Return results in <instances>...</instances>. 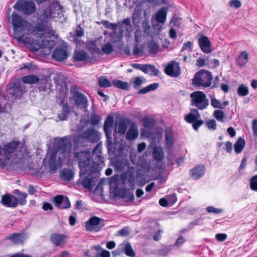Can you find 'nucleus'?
Here are the masks:
<instances>
[{"label":"nucleus","instance_id":"nucleus-42","mask_svg":"<svg viewBox=\"0 0 257 257\" xmlns=\"http://www.w3.org/2000/svg\"><path fill=\"white\" fill-rule=\"evenodd\" d=\"M112 84L115 87L122 89H126L128 87L127 82L120 80H114L112 82Z\"/></svg>","mask_w":257,"mask_h":257},{"label":"nucleus","instance_id":"nucleus-60","mask_svg":"<svg viewBox=\"0 0 257 257\" xmlns=\"http://www.w3.org/2000/svg\"><path fill=\"white\" fill-rule=\"evenodd\" d=\"M227 235L225 233H217L215 235V238L218 241H223L227 238Z\"/></svg>","mask_w":257,"mask_h":257},{"label":"nucleus","instance_id":"nucleus-39","mask_svg":"<svg viewBox=\"0 0 257 257\" xmlns=\"http://www.w3.org/2000/svg\"><path fill=\"white\" fill-rule=\"evenodd\" d=\"M159 48V45L154 41H151L148 44V49L151 54H156L158 52Z\"/></svg>","mask_w":257,"mask_h":257},{"label":"nucleus","instance_id":"nucleus-26","mask_svg":"<svg viewBox=\"0 0 257 257\" xmlns=\"http://www.w3.org/2000/svg\"><path fill=\"white\" fill-rule=\"evenodd\" d=\"M152 156L154 160L160 162L164 158V152L161 147L156 146L153 149Z\"/></svg>","mask_w":257,"mask_h":257},{"label":"nucleus","instance_id":"nucleus-51","mask_svg":"<svg viewBox=\"0 0 257 257\" xmlns=\"http://www.w3.org/2000/svg\"><path fill=\"white\" fill-rule=\"evenodd\" d=\"M47 82V78L45 76L42 78H39V81L38 82L41 85L39 86V89L40 91H45Z\"/></svg>","mask_w":257,"mask_h":257},{"label":"nucleus","instance_id":"nucleus-27","mask_svg":"<svg viewBox=\"0 0 257 257\" xmlns=\"http://www.w3.org/2000/svg\"><path fill=\"white\" fill-rule=\"evenodd\" d=\"M200 117V115L198 109L193 108L191 109V112L188 114L185 117V120L188 123H193Z\"/></svg>","mask_w":257,"mask_h":257},{"label":"nucleus","instance_id":"nucleus-15","mask_svg":"<svg viewBox=\"0 0 257 257\" xmlns=\"http://www.w3.org/2000/svg\"><path fill=\"white\" fill-rule=\"evenodd\" d=\"M1 203L7 207L15 208L17 207V202L14 194H6L3 195Z\"/></svg>","mask_w":257,"mask_h":257},{"label":"nucleus","instance_id":"nucleus-54","mask_svg":"<svg viewBox=\"0 0 257 257\" xmlns=\"http://www.w3.org/2000/svg\"><path fill=\"white\" fill-rule=\"evenodd\" d=\"M71 206V204L69 201L68 198L66 196L64 197L63 200H62V204H61V208L62 209H66L70 208Z\"/></svg>","mask_w":257,"mask_h":257},{"label":"nucleus","instance_id":"nucleus-63","mask_svg":"<svg viewBox=\"0 0 257 257\" xmlns=\"http://www.w3.org/2000/svg\"><path fill=\"white\" fill-rule=\"evenodd\" d=\"M102 145L100 144H98L96 146L93 150L92 153L93 155H96L99 156V154L101 153Z\"/></svg>","mask_w":257,"mask_h":257},{"label":"nucleus","instance_id":"nucleus-22","mask_svg":"<svg viewBox=\"0 0 257 257\" xmlns=\"http://www.w3.org/2000/svg\"><path fill=\"white\" fill-rule=\"evenodd\" d=\"M28 238L26 233H14L8 236L7 239L10 240L15 244L22 243Z\"/></svg>","mask_w":257,"mask_h":257},{"label":"nucleus","instance_id":"nucleus-34","mask_svg":"<svg viewBox=\"0 0 257 257\" xmlns=\"http://www.w3.org/2000/svg\"><path fill=\"white\" fill-rule=\"evenodd\" d=\"M159 87V84L158 83H154L149 85L147 87L140 89L137 93L138 94H146L150 91H154L157 89Z\"/></svg>","mask_w":257,"mask_h":257},{"label":"nucleus","instance_id":"nucleus-48","mask_svg":"<svg viewBox=\"0 0 257 257\" xmlns=\"http://www.w3.org/2000/svg\"><path fill=\"white\" fill-rule=\"evenodd\" d=\"M213 116L218 120L223 121V118L225 116L224 113L221 110L217 109L214 110Z\"/></svg>","mask_w":257,"mask_h":257},{"label":"nucleus","instance_id":"nucleus-19","mask_svg":"<svg viewBox=\"0 0 257 257\" xmlns=\"http://www.w3.org/2000/svg\"><path fill=\"white\" fill-rule=\"evenodd\" d=\"M13 194L16 198L17 202V206L18 204L23 206L27 203L26 198L27 197V194L26 193H22L19 189H15L13 191Z\"/></svg>","mask_w":257,"mask_h":257},{"label":"nucleus","instance_id":"nucleus-47","mask_svg":"<svg viewBox=\"0 0 257 257\" xmlns=\"http://www.w3.org/2000/svg\"><path fill=\"white\" fill-rule=\"evenodd\" d=\"M211 105L214 108L223 109L224 107L220 101L216 99L214 97H212L210 98Z\"/></svg>","mask_w":257,"mask_h":257},{"label":"nucleus","instance_id":"nucleus-29","mask_svg":"<svg viewBox=\"0 0 257 257\" xmlns=\"http://www.w3.org/2000/svg\"><path fill=\"white\" fill-rule=\"evenodd\" d=\"M248 61V54L246 51L241 52L236 61V64L240 67L244 66Z\"/></svg>","mask_w":257,"mask_h":257},{"label":"nucleus","instance_id":"nucleus-57","mask_svg":"<svg viewBox=\"0 0 257 257\" xmlns=\"http://www.w3.org/2000/svg\"><path fill=\"white\" fill-rule=\"evenodd\" d=\"M192 44L190 41H188L186 43H184L182 47L181 52H182L185 50H188L189 52L192 51Z\"/></svg>","mask_w":257,"mask_h":257},{"label":"nucleus","instance_id":"nucleus-12","mask_svg":"<svg viewBox=\"0 0 257 257\" xmlns=\"http://www.w3.org/2000/svg\"><path fill=\"white\" fill-rule=\"evenodd\" d=\"M62 7L57 2L52 3L49 8V13L47 12L44 14V17L46 18H55L56 15H59L62 13Z\"/></svg>","mask_w":257,"mask_h":257},{"label":"nucleus","instance_id":"nucleus-13","mask_svg":"<svg viewBox=\"0 0 257 257\" xmlns=\"http://www.w3.org/2000/svg\"><path fill=\"white\" fill-rule=\"evenodd\" d=\"M101 219L93 216L85 222V228L86 230L89 231H98L99 230V225Z\"/></svg>","mask_w":257,"mask_h":257},{"label":"nucleus","instance_id":"nucleus-14","mask_svg":"<svg viewBox=\"0 0 257 257\" xmlns=\"http://www.w3.org/2000/svg\"><path fill=\"white\" fill-rule=\"evenodd\" d=\"M19 145V141H13L4 145L3 150L7 159H11Z\"/></svg>","mask_w":257,"mask_h":257},{"label":"nucleus","instance_id":"nucleus-9","mask_svg":"<svg viewBox=\"0 0 257 257\" xmlns=\"http://www.w3.org/2000/svg\"><path fill=\"white\" fill-rule=\"evenodd\" d=\"M212 79L211 72L202 69L195 74L192 79V84L196 87H207L210 86Z\"/></svg>","mask_w":257,"mask_h":257},{"label":"nucleus","instance_id":"nucleus-31","mask_svg":"<svg viewBox=\"0 0 257 257\" xmlns=\"http://www.w3.org/2000/svg\"><path fill=\"white\" fill-rule=\"evenodd\" d=\"M21 80L24 83L33 84L39 82V78L36 75H29L22 77Z\"/></svg>","mask_w":257,"mask_h":257},{"label":"nucleus","instance_id":"nucleus-45","mask_svg":"<svg viewBox=\"0 0 257 257\" xmlns=\"http://www.w3.org/2000/svg\"><path fill=\"white\" fill-rule=\"evenodd\" d=\"M107 149L108 152L109 153H111L112 154L116 156H123V150L122 151L121 153L120 154H117L115 152H114V144L113 145L111 141L108 140L107 142Z\"/></svg>","mask_w":257,"mask_h":257},{"label":"nucleus","instance_id":"nucleus-38","mask_svg":"<svg viewBox=\"0 0 257 257\" xmlns=\"http://www.w3.org/2000/svg\"><path fill=\"white\" fill-rule=\"evenodd\" d=\"M121 254L125 253V254L128 256V241H124L121 243L117 248Z\"/></svg>","mask_w":257,"mask_h":257},{"label":"nucleus","instance_id":"nucleus-1","mask_svg":"<svg viewBox=\"0 0 257 257\" xmlns=\"http://www.w3.org/2000/svg\"><path fill=\"white\" fill-rule=\"evenodd\" d=\"M71 148V144L65 138L55 140L53 147L45 158L51 173H55L57 167L61 166L62 160L70 157Z\"/></svg>","mask_w":257,"mask_h":257},{"label":"nucleus","instance_id":"nucleus-50","mask_svg":"<svg viewBox=\"0 0 257 257\" xmlns=\"http://www.w3.org/2000/svg\"><path fill=\"white\" fill-rule=\"evenodd\" d=\"M99 85L100 87H107L111 86L110 82L104 77H100L99 78Z\"/></svg>","mask_w":257,"mask_h":257},{"label":"nucleus","instance_id":"nucleus-32","mask_svg":"<svg viewBox=\"0 0 257 257\" xmlns=\"http://www.w3.org/2000/svg\"><path fill=\"white\" fill-rule=\"evenodd\" d=\"M245 145V142L244 140L242 138L239 137L234 145L235 152L236 154L240 153L242 151Z\"/></svg>","mask_w":257,"mask_h":257},{"label":"nucleus","instance_id":"nucleus-33","mask_svg":"<svg viewBox=\"0 0 257 257\" xmlns=\"http://www.w3.org/2000/svg\"><path fill=\"white\" fill-rule=\"evenodd\" d=\"M74 173L69 169H63L60 172V177L62 180L69 181L73 177Z\"/></svg>","mask_w":257,"mask_h":257},{"label":"nucleus","instance_id":"nucleus-25","mask_svg":"<svg viewBox=\"0 0 257 257\" xmlns=\"http://www.w3.org/2000/svg\"><path fill=\"white\" fill-rule=\"evenodd\" d=\"M167 12L166 8H162L156 13L155 18L157 22L161 24L165 23L166 20Z\"/></svg>","mask_w":257,"mask_h":257},{"label":"nucleus","instance_id":"nucleus-16","mask_svg":"<svg viewBox=\"0 0 257 257\" xmlns=\"http://www.w3.org/2000/svg\"><path fill=\"white\" fill-rule=\"evenodd\" d=\"M205 168L202 165L195 166L190 171V175L193 180H198L202 178L205 172Z\"/></svg>","mask_w":257,"mask_h":257},{"label":"nucleus","instance_id":"nucleus-28","mask_svg":"<svg viewBox=\"0 0 257 257\" xmlns=\"http://www.w3.org/2000/svg\"><path fill=\"white\" fill-rule=\"evenodd\" d=\"M143 72L151 76H157L160 73L159 70L156 68L154 65L151 64H145Z\"/></svg>","mask_w":257,"mask_h":257},{"label":"nucleus","instance_id":"nucleus-35","mask_svg":"<svg viewBox=\"0 0 257 257\" xmlns=\"http://www.w3.org/2000/svg\"><path fill=\"white\" fill-rule=\"evenodd\" d=\"M69 113L70 107L67 103H65L63 105L62 111L58 115V117L61 120L66 119L68 117Z\"/></svg>","mask_w":257,"mask_h":257},{"label":"nucleus","instance_id":"nucleus-21","mask_svg":"<svg viewBox=\"0 0 257 257\" xmlns=\"http://www.w3.org/2000/svg\"><path fill=\"white\" fill-rule=\"evenodd\" d=\"M174 133L172 128L167 127L165 131V143L167 148L171 149L174 145Z\"/></svg>","mask_w":257,"mask_h":257},{"label":"nucleus","instance_id":"nucleus-43","mask_svg":"<svg viewBox=\"0 0 257 257\" xmlns=\"http://www.w3.org/2000/svg\"><path fill=\"white\" fill-rule=\"evenodd\" d=\"M248 88L243 84L240 85L237 88V93L240 96H245L248 94Z\"/></svg>","mask_w":257,"mask_h":257},{"label":"nucleus","instance_id":"nucleus-55","mask_svg":"<svg viewBox=\"0 0 257 257\" xmlns=\"http://www.w3.org/2000/svg\"><path fill=\"white\" fill-rule=\"evenodd\" d=\"M206 211L209 213H213L215 214H219L223 212L222 209L216 208L213 206H208L206 208Z\"/></svg>","mask_w":257,"mask_h":257},{"label":"nucleus","instance_id":"nucleus-59","mask_svg":"<svg viewBox=\"0 0 257 257\" xmlns=\"http://www.w3.org/2000/svg\"><path fill=\"white\" fill-rule=\"evenodd\" d=\"M229 6L235 9L239 8L241 7V4L238 0H231L229 2Z\"/></svg>","mask_w":257,"mask_h":257},{"label":"nucleus","instance_id":"nucleus-41","mask_svg":"<svg viewBox=\"0 0 257 257\" xmlns=\"http://www.w3.org/2000/svg\"><path fill=\"white\" fill-rule=\"evenodd\" d=\"M143 123L144 127L149 129L153 128L155 125L154 120L149 117L144 118L143 119Z\"/></svg>","mask_w":257,"mask_h":257},{"label":"nucleus","instance_id":"nucleus-7","mask_svg":"<svg viewBox=\"0 0 257 257\" xmlns=\"http://www.w3.org/2000/svg\"><path fill=\"white\" fill-rule=\"evenodd\" d=\"M100 139V134L92 127L87 128L82 132L74 140V142L78 144L88 142L94 143L98 142Z\"/></svg>","mask_w":257,"mask_h":257},{"label":"nucleus","instance_id":"nucleus-8","mask_svg":"<svg viewBox=\"0 0 257 257\" xmlns=\"http://www.w3.org/2000/svg\"><path fill=\"white\" fill-rule=\"evenodd\" d=\"M191 105L197 108V109L203 110L207 108L209 105V100L205 94L201 91H195L190 95Z\"/></svg>","mask_w":257,"mask_h":257},{"label":"nucleus","instance_id":"nucleus-24","mask_svg":"<svg viewBox=\"0 0 257 257\" xmlns=\"http://www.w3.org/2000/svg\"><path fill=\"white\" fill-rule=\"evenodd\" d=\"M114 118L112 116H108L104 123L103 129L106 136L108 139V136L111 134V128L113 126Z\"/></svg>","mask_w":257,"mask_h":257},{"label":"nucleus","instance_id":"nucleus-61","mask_svg":"<svg viewBox=\"0 0 257 257\" xmlns=\"http://www.w3.org/2000/svg\"><path fill=\"white\" fill-rule=\"evenodd\" d=\"M252 129L253 137H257V119H254L252 122Z\"/></svg>","mask_w":257,"mask_h":257},{"label":"nucleus","instance_id":"nucleus-30","mask_svg":"<svg viewBox=\"0 0 257 257\" xmlns=\"http://www.w3.org/2000/svg\"><path fill=\"white\" fill-rule=\"evenodd\" d=\"M175 64L174 62L172 61L166 67L165 71L167 75L174 77H177L179 75V71L175 70Z\"/></svg>","mask_w":257,"mask_h":257},{"label":"nucleus","instance_id":"nucleus-10","mask_svg":"<svg viewBox=\"0 0 257 257\" xmlns=\"http://www.w3.org/2000/svg\"><path fill=\"white\" fill-rule=\"evenodd\" d=\"M14 8L22 11L26 15H31L35 11V4L31 1L19 0L14 6Z\"/></svg>","mask_w":257,"mask_h":257},{"label":"nucleus","instance_id":"nucleus-53","mask_svg":"<svg viewBox=\"0 0 257 257\" xmlns=\"http://www.w3.org/2000/svg\"><path fill=\"white\" fill-rule=\"evenodd\" d=\"M64 197L62 195H57L55 197L54 199V202L55 204V206L58 208H61V204H62V200H63Z\"/></svg>","mask_w":257,"mask_h":257},{"label":"nucleus","instance_id":"nucleus-62","mask_svg":"<svg viewBox=\"0 0 257 257\" xmlns=\"http://www.w3.org/2000/svg\"><path fill=\"white\" fill-rule=\"evenodd\" d=\"M128 234V229L127 227H124L117 232V235L121 236H125Z\"/></svg>","mask_w":257,"mask_h":257},{"label":"nucleus","instance_id":"nucleus-52","mask_svg":"<svg viewBox=\"0 0 257 257\" xmlns=\"http://www.w3.org/2000/svg\"><path fill=\"white\" fill-rule=\"evenodd\" d=\"M90 123L92 125H96L100 122V117L94 114H91L89 119Z\"/></svg>","mask_w":257,"mask_h":257},{"label":"nucleus","instance_id":"nucleus-20","mask_svg":"<svg viewBox=\"0 0 257 257\" xmlns=\"http://www.w3.org/2000/svg\"><path fill=\"white\" fill-rule=\"evenodd\" d=\"M199 45L201 50L205 53H209L211 50L210 42L206 36H202L198 40Z\"/></svg>","mask_w":257,"mask_h":257},{"label":"nucleus","instance_id":"nucleus-37","mask_svg":"<svg viewBox=\"0 0 257 257\" xmlns=\"http://www.w3.org/2000/svg\"><path fill=\"white\" fill-rule=\"evenodd\" d=\"M133 80V87L136 89L140 88L142 84L146 81V79L143 77H136L132 79Z\"/></svg>","mask_w":257,"mask_h":257},{"label":"nucleus","instance_id":"nucleus-56","mask_svg":"<svg viewBox=\"0 0 257 257\" xmlns=\"http://www.w3.org/2000/svg\"><path fill=\"white\" fill-rule=\"evenodd\" d=\"M148 128H142L140 132H141V135L142 137H144L146 138H150L152 135V133L150 131L148 130Z\"/></svg>","mask_w":257,"mask_h":257},{"label":"nucleus","instance_id":"nucleus-11","mask_svg":"<svg viewBox=\"0 0 257 257\" xmlns=\"http://www.w3.org/2000/svg\"><path fill=\"white\" fill-rule=\"evenodd\" d=\"M72 93V98L75 101V104L80 108H87L88 105L87 97L78 91H74Z\"/></svg>","mask_w":257,"mask_h":257},{"label":"nucleus","instance_id":"nucleus-46","mask_svg":"<svg viewBox=\"0 0 257 257\" xmlns=\"http://www.w3.org/2000/svg\"><path fill=\"white\" fill-rule=\"evenodd\" d=\"M249 184L251 190L257 191V175H254L250 178Z\"/></svg>","mask_w":257,"mask_h":257},{"label":"nucleus","instance_id":"nucleus-4","mask_svg":"<svg viewBox=\"0 0 257 257\" xmlns=\"http://www.w3.org/2000/svg\"><path fill=\"white\" fill-rule=\"evenodd\" d=\"M75 157L78 160L81 176L86 175L88 173L94 174L97 172L98 165L91 161V154L89 151H82L77 153Z\"/></svg>","mask_w":257,"mask_h":257},{"label":"nucleus","instance_id":"nucleus-58","mask_svg":"<svg viewBox=\"0 0 257 257\" xmlns=\"http://www.w3.org/2000/svg\"><path fill=\"white\" fill-rule=\"evenodd\" d=\"M207 127L212 130H215L216 128V123L214 119H211L206 121Z\"/></svg>","mask_w":257,"mask_h":257},{"label":"nucleus","instance_id":"nucleus-3","mask_svg":"<svg viewBox=\"0 0 257 257\" xmlns=\"http://www.w3.org/2000/svg\"><path fill=\"white\" fill-rule=\"evenodd\" d=\"M12 24L14 29V37L19 42L23 41L25 35L32 31V25L14 13L12 14Z\"/></svg>","mask_w":257,"mask_h":257},{"label":"nucleus","instance_id":"nucleus-64","mask_svg":"<svg viewBox=\"0 0 257 257\" xmlns=\"http://www.w3.org/2000/svg\"><path fill=\"white\" fill-rule=\"evenodd\" d=\"M84 35V31L83 29L80 27H78L75 30V36L77 37H81Z\"/></svg>","mask_w":257,"mask_h":257},{"label":"nucleus","instance_id":"nucleus-2","mask_svg":"<svg viewBox=\"0 0 257 257\" xmlns=\"http://www.w3.org/2000/svg\"><path fill=\"white\" fill-rule=\"evenodd\" d=\"M114 167L118 171H121L126 167V172L120 175H116L109 179V184L110 193L115 197L127 199L128 184V163L125 160V163L119 161L115 163Z\"/></svg>","mask_w":257,"mask_h":257},{"label":"nucleus","instance_id":"nucleus-18","mask_svg":"<svg viewBox=\"0 0 257 257\" xmlns=\"http://www.w3.org/2000/svg\"><path fill=\"white\" fill-rule=\"evenodd\" d=\"M50 239L56 246H63L66 242L68 237L63 234L54 233L51 235Z\"/></svg>","mask_w":257,"mask_h":257},{"label":"nucleus","instance_id":"nucleus-49","mask_svg":"<svg viewBox=\"0 0 257 257\" xmlns=\"http://www.w3.org/2000/svg\"><path fill=\"white\" fill-rule=\"evenodd\" d=\"M22 90L21 88L17 87H14L10 90V94H12L15 98L20 97L22 95Z\"/></svg>","mask_w":257,"mask_h":257},{"label":"nucleus","instance_id":"nucleus-44","mask_svg":"<svg viewBox=\"0 0 257 257\" xmlns=\"http://www.w3.org/2000/svg\"><path fill=\"white\" fill-rule=\"evenodd\" d=\"M102 52L105 54H109L113 51V47L110 43H106L101 47Z\"/></svg>","mask_w":257,"mask_h":257},{"label":"nucleus","instance_id":"nucleus-6","mask_svg":"<svg viewBox=\"0 0 257 257\" xmlns=\"http://www.w3.org/2000/svg\"><path fill=\"white\" fill-rule=\"evenodd\" d=\"M35 34L39 36L41 39V45L44 48L50 50L55 45V42L53 40H45L51 36H55V32L51 26L48 25H40L34 30Z\"/></svg>","mask_w":257,"mask_h":257},{"label":"nucleus","instance_id":"nucleus-17","mask_svg":"<svg viewBox=\"0 0 257 257\" xmlns=\"http://www.w3.org/2000/svg\"><path fill=\"white\" fill-rule=\"evenodd\" d=\"M68 54L66 48H58L52 54L53 58L57 61H62L67 58Z\"/></svg>","mask_w":257,"mask_h":257},{"label":"nucleus","instance_id":"nucleus-5","mask_svg":"<svg viewBox=\"0 0 257 257\" xmlns=\"http://www.w3.org/2000/svg\"><path fill=\"white\" fill-rule=\"evenodd\" d=\"M127 126L124 121L120 120L116 124L114 131V150L117 154H120L124 150L125 146V142L124 138L128 139V131L126 133Z\"/></svg>","mask_w":257,"mask_h":257},{"label":"nucleus","instance_id":"nucleus-40","mask_svg":"<svg viewBox=\"0 0 257 257\" xmlns=\"http://www.w3.org/2000/svg\"><path fill=\"white\" fill-rule=\"evenodd\" d=\"M87 57H88V56L86 53L83 50L76 52L74 55V58L76 61H84Z\"/></svg>","mask_w":257,"mask_h":257},{"label":"nucleus","instance_id":"nucleus-36","mask_svg":"<svg viewBox=\"0 0 257 257\" xmlns=\"http://www.w3.org/2000/svg\"><path fill=\"white\" fill-rule=\"evenodd\" d=\"M139 136V132L134 127V123L130 120V141L137 139Z\"/></svg>","mask_w":257,"mask_h":257},{"label":"nucleus","instance_id":"nucleus-23","mask_svg":"<svg viewBox=\"0 0 257 257\" xmlns=\"http://www.w3.org/2000/svg\"><path fill=\"white\" fill-rule=\"evenodd\" d=\"M87 174L88 175L81 182V185L84 188L91 189L95 185L96 177H94L93 175L92 176L93 174H90V173Z\"/></svg>","mask_w":257,"mask_h":257}]
</instances>
